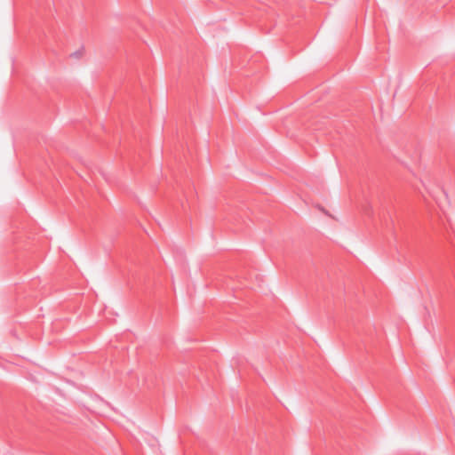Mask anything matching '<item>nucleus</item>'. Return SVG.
<instances>
[{
  "label": "nucleus",
  "instance_id": "1",
  "mask_svg": "<svg viewBox=\"0 0 455 455\" xmlns=\"http://www.w3.org/2000/svg\"><path fill=\"white\" fill-rule=\"evenodd\" d=\"M85 50L81 47L70 53V58L73 60H79L84 55Z\"/></svg>",
  "mask_w": 455,
  "mask_h": 455
}]
</instances>
